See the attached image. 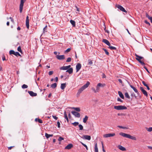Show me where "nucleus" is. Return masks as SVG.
Listing matches in <instances>:
<instances>
[{
	"label": "nucleus",
	"mask_w": 152,
	"mask_h": 152,
	"mask_svg": "<svg viewBox=\"0 0 152 152\" xmlns=\"http://www.w3.org/2000/svg\"><path fill=\"white\" fill-rule=\"evenodd\" d=\"M52 117L54 119H55L56 120H57L58 118L57 117L54 115H52Z\"/></svg>",
	"instance_id": "nucleus-52"
},
{
	"label": "nucleus",
	"mask_w": 152,
	"mask_h": 152,
	"mask_svg": "<svg viewBox=\"0 0 152 152\" xmlns=\"http://www.w3.org/2000/svg\"><path fill=\"white\" fill-rule=\"evenodd\" d=\"M114 107V109L118 110H125L127 109V107L126 106L122 105L115 106Z\"/></svg>",
	"instance_id": "nucleus-4"
},
{
	"label": "nucleus",
	"mask_w": 152,
	"mask_h": 152,
	"mask_svg": "<svg viewBox=\"0 0 152 152\" xmlns=\"http://www.w3.org/2000/svg\"><path fill=\"white\" fill-rule=\"evenodd\" d=\"M64 140V138L62 137H59V138L58 139V140L59 141H61L62 140Z\"/></svg>",
	"instance_id": "nucleus-43"
},
{
	"label": "nucleus",
	"mask_w": 152,
	"mask_h": 152,
	"mask_svg": "<svg viewBox=\"0 0 152 152\" xmlns=\"http://www.w3.org/2000/svg\"><path fill=\"white\" fill-rule=\"evenodd\" d=\"M102 151L104 152H105V151L104 149L103 144L102 142Z\"/></svg>",
	"instance_id": "nucleus-45"
},
{
	"label": "nucleus",
	"mask_w": 152,
	"mask_h": 152,
	"mask_svg": "<svg viewBox=\"0 0 152 152\" xmlns=\"http://www.w3.org/2000/svg\"><path fill=\"white\" fill-rule=\"evenodd\" d=\"M95 152H98V148H97V144L96 143L94 147Z\"/></svg>",
	"instance_id": "nucleus-28"
},
{
	"label": "nucleus",
	"mask_w": 152,
	"mask_h": 152,
	"mask_svg": "<svg viewBox=\"0 0 152 152\" xmlns=\"http://www.w3.org/2000/svg\"><path fill=\"white\" fill-rule=\"evenodd\" d=\"M70 22L72 25L73 27H75V21L72 20H70Z\"/></svg>",
	"instance_id": "nucleus-26"
},
{
	"label": "nucleus",
	"mask_w": 152,
	"mask_h": 152,
	"mask_svg": "<svg viewBox=\"0 0 152 152\" xmlns=\"http://www.w3.org/2000/svg\"><path fill=\"white\" fill-rule=\"evenodd\" d=\"M130 86L133 89V90L135 92L137 93V94H138V91L137 90V89L135 88L132 85H130Z\"/></svg>",
	"instance_id": "nucleus-22"
},
{
	"label": "nucleus",
	"mask_w": 152,
	"mask_h": 152,
	"mask_svg": "<svg viewBox=\"0 0 152 152\" xmlns=\"http://www.w3.org/2000/svg\"><path fill=\"white\" fill-rule=\"evenodd\" d=\"M81 143L82 144L83 146H84L86 148V149L87 150H88V147L85 144H84L83 143V142H81Z\"/></svg>",
	"instance_id": "nucleus-42"
},
{
	"label": "nucleus",
	"mask_w": 152,
	"mask_h": 152,
	"mask_svg": "<svg viewBox=\"0 0 152 152\" xmlns=\"http://www.w3.org/2000/svg\"><path fill=\"white\" fill-rule=\"evenodd\" d=\"M122 99H124V96H119Z\"/></svg>",
	"instance_id": "nucleus-62"
},
{
	"label": "nucleus",
	"mask_w": 152,
	"mask_h": 152,
	"mask_svg": "<svg viewBox=\"0 0 152 152\" xmlns=\"http://www.w3.org/2000/svg\"><path fill=\"white\" fill-rule=\"evenodd\" d=\"M117 100L118 101H120L121 102H123V101L119 98H118L117 99Z\"/></svg>",
	"instance_id": "nucleus-49"
},
{
	"label": "nucleus",
	"mask_w": 152,
	"mask_h": 152,
	"mask_svg": "<svg viewBox=\"0 0 152 152\" xmlns=\"http://www.w3.org/2000/svg\"><path fill=\"white\" fill-rule=\"evenodd\" d=\"M17 50H18V51L20 52V53H22V50L21 49V47H20V46H19L18 47V49H17Z\"/></svg>",
	"instance_id": "nucleus-38"
},
{
	"label": "nucleus",
	"mask_w": 152,
	"mask_h": 152,
	"mask_svg": "<svg viewBox=\"0 0 152 152\" xmlns=\"http://www.w3.org/2000/svg\"><path fill=\"white\" fill-rule=\"evenodd\" d=\"M88 65H91L92 64L93 62H92V61L91 59H89L88 60Z\"/></svg>",
	"instance_id": "nucleus-33"
},
{
	"label": "nucleus",
	"mask_w": 152,
	"mask_h": 152,
	"mask_svg": "<svg viewBox=\"0 0 152 152\" xmlns=\"http://www.w3.org/2000/svg\"><path fill=\"white\" fill-rule=\"evenodd\" d=\"M21 87H22V88H23V89L26 88H28V86L24 84H23L22 86Z\"/></svg>",
	"instance_id": "nucleus-35"
},
{
	"label": "nucleus",
	"mask_w": 152,
	"mask_h": 152,
	"mask_svg": "<svg viewBox=\"0 0 152 152\" xmlns=\"http://www.w3.org/2000/svg\"><path fill=\"white\" fill-rule=\"evenodd\" d=\"M118 94L119 95H123L122 92L120 91H118Z\"/></svg>",
	"instance_id": "nucleus-59"
},
{
	"label": "nucleus",
	"mask_w": 152,
	"mask_h": 152,
	"mask_svg": "<svg viewBox=\"0 0 152 152\" xmlns=\"http://www.w3.org/2000/svg\"><path fill=\"white\" fill-rule=\"evenodd\" d=\"M35 121L38 122L40 123H43L42 120L39 118H36L35 119Z\"/></svg>",
	"instance_id": "nucleus-23"
},
{
	"label": "nucleus",
	"mask_w": 152,
	"mask_h": 152,
	"mask_svg": "<svg viewBox=\"0 0 152 152\" xmlns=\"http://www.w3.org/2000/svg\"><path fill=\"white\" fill-rule=\"evenodd\" d=\"M135 56L136 57V59L142 65H144L145 64L142 61V59H144L142 57L140 56L137 54H135Z\"/></svg>",
	"instance_id": "nucleus-3"
},
{
	"label": "nucleus",
	"mask_w": 152,
	"mask_h": 152,
	"mask_svg": "<svg viewBox=\"0 0 152 152\" xmlns=\"http://www.w3.org/2000/svg\"><path fill=\"white\" fill-rule=\"evenodd\" d=\"M148 148L150 149L151 150H152V147H151L150 146H148Z\"/></svg>",
	"instance_id": "nucleus-63"
},
{
	"label": "nucleus",
	"mask_w": 152,
	"mask_h": 152,
	"mask_svg": "<svg viewBox=\"0 0 152 152\" xmlns=\"http://www.w3.org/2000/svg\"><path fill=\"white\" fill-rule=\"evenodd\" d=\"M135 98L137 99H139L141 98V96H134Z\"/></svg>",
	"instance_id": "nucleus-47"
},
{
	"label": "nucleus",
	"mask_w": 152,
	"mask_h": 152,
	"mask_svg": "<svg viewBox=\"0 0 152 152\" xmlns=\"http://www.w3.org/2000/svg\"><path fill=\"white\" fill-rule=\"evenodd\" d=\"M119 134L123 137L128 138L132 140H136L137 139L136 137L132 136L129 134H126L123 132H120Z\"/></svg>",
	"instance_id": "nucleus-1"
},
{
	"label": "nucleus",
	"mask_w": 152,
	"mask_h": 152,
	"mask_svg": "<svg viewBox=\"0 0 152 152\" xmlns=\"http://www.w3.org/2000/svg\"><path fill=\"white\" fill-rule=\"evenodd\" d=\"M66 83H62L61 84V88L62 89H64L66 87Z\"/></svg>",
	"instance_id": "nucleus-24"
},
{
	"label": "nucleus",
	"mask_w": 152,
	"mask_h": 152,
	"mask_svg": "<svg viewBox=\"0 0 152 152\" xmlns=\"http://www.w3.org/2000/svg\"><path fill=\"white\" fill-rule=\"evenodd\" d=\"M81 138L83 139L89 140L91 139V137L90 136L87 135H84Z\"/></svg>",
	"instance_id": "nucleus-10"
},
{
	"label": "nucleus",
	"mask_w": 152,
	"mask_h": 152,
	"mask_svg": "<svg viewBox=\"0 0 152 152\" xmlns=\"http://www.w3.org/2000/svg\"><path fill=\"white\" fill-rule=\"evenodd\" d=\"M144 68L147 71L148 73H150V72H149V71L148 70V69L147 68L145 67V66H144Z\"/></svg>",
	"instance_id": "nucleus-53"
},
{
	"label": "nucleus",
	"mask_w": 152,
	"mask_h": 152,
	"mask_svg": "<svg viewBox=\"0 0 152 152\" xmlns=\"http://www.w3.org/2000/svg\"><path fill=\"white\" fill-rule=\"evenodd\" d=\"M17 29L18 30H20L21 29L20 28V27H18Z\"/></svg>",
	"instance_id": "nucleus-64"
},
{
	"label": "nucleus",
	"mask_w": 152,
	"mask_h": 152,
	"mask_svg": "<svg viewBox=\"0 0 152 152\" xmlns=\"http://www.w3.org/2000/svg\"><path fill=\"white\" fill-rule=\"evenodd\" d=\"M14 146H10L8 147V149L9 150H11L12 148L14 147Z\"/></svg>",
	"instance_id": "nucleus-57"
},
{
	"label": "nucleus",
	"mask_w": 152,
	"mask_h": 152,
	"mask_svg": "<svg viewBox=\"0 0 152 152\" xmlns=\"http://www.w3.org/2000/svg\"><path fill=\"white\" fill-rule=\"evenodd\" d=\"M72 109H74L77 112H80V109L79 107H72Z\"/></svg>",
	"instance_id": "nucleus-31"
},
{
	"label": "nucleus",
	"mask_w": 152,
	"mask_h": 152,
	"mask_svg": "<svg viewBox=\"0 0 152 152\" xmlns=\"http://www.w3.org/2000/svg\"><path fill=\"white\" fill-rule=\"evenodd\" d=\"M75 126H76L79 125V123L78 122H75L73 123H72Z\"/></svg>",
	"instance_id": "nucleus-37"
},
{
	"label": "nucleus",
	"mask_w": 152,
	"mask_h": 152,
	"mask_svg": "<svg viewBox=\"0 0 152 152\" xmlns=\"http://www.w3.org/2000/svg\"><path fill=\"white\" fill-rule=\"evenodd\" d=\"M73 146V145L72 144H69L66 146L65 147V148L66 149H70Z\"/></svg>",
	"instance_id": "nucleus-17"
},
{
	"label": "nucleus",
	"mask_w": 152,
	"mask_h": 152,
	"mask_svg": "<svg viewBox=\"0 0 152 152\" xmlns=\"http://www.w3.org/2000/svg\"><path fill=\"white\" fill-rule=\"evenodd\" d=\"M145 22L147 24H148L149 26L150 25V23L148 22V21H147L146 20H145Z\"/></svg>",
	"instance_id": "nucleus-51"
},
{
	"label": "nucleus",
	"mask_w": 152,
	"mask_h": 152,
	"mask_svg": "<svg viewBox=\"0 0 152 152\" xmlns=\"http://www.w3.org/2000/svg\"><path fill=\"white\" fill-rule=\"evenodd\" d=\"M106 77V76L103 73L102 74V77L103 78H105Z\"/></svg>",
	"instance_id": "nucleus-54"
},
{
	"label": "nucleus",
	"mask_w": 152,
	"mask_h": 152,
	"mask_svg": "<svg viewBox=\"0 0 152 152\" xmlns=\"http://www.w3.org/2000/svg\"><path fill=\"white\" fill-rule=\"evenodd\" d=\"M118 127L119 128H122V129H125L126 128V127H124L121 126H118Z\"/></svg>",
	"instance_id": "nucleus-56"
},
{
	"label": "nucleus",
	"mask_w": 152,
	"mask_h": 152,
	"mask_svg": "<svg viewBox=\"0 0 152 152\" xmlns=\"http://www.w3.org/2000/svg\"><path fill=\"white\" fill-rule=\"evenodd\" d=\"M53 71H50L49 72L48 74L49 75H52L53 74Z\"/></svg>",
	"instance_id": "nucleus-48"
},
{
	"label": "nucleus",
	"mask_w": 152,
	"mask_h": 152,
	"mask_svg": "<svg viewBox=\"0 0 152 152\" xmlns=\"http://www.w3.org/2000/svg\"><path fill=\"white\" fill-rule=\"evenodd\" d=\"M57 124L58 125V127L59 128H60V122L59 121H58L57 122Z\"/></svg>",
	"instance_id": "nucleus-50"
},
{
	"label": "nucleus",
	"mask_w": 152,
	"mask_h": 152,
	"mask_svg": "<svg viewBox=\"0 0 152 152\" xmlns=\"http://www.w3.org/2000/svg\"><path fill=\"white\" fill-rule=\"evenodd\" d=\"M140 91L143 93V94L144 95H147V92L142 87H140Z\"/></svg>",
	"instance_id": "nucleus-16"
},
{
	"label": "nucleus",
	"mask_w": 152,
	"mask_h": 152,
	"mask_svg": "<svg viewBox=\"0 0 152 152\" xmlns=\"http://www.w3.org/2000/svg\"><path fill=\"white\" fill-rule=\"evenodd\" d=\"M71 67V65H69L67 66H63L60 68V69L61 70H67Z\"/></svg>",
	"instance_id": "nucleus-15"
},
{
	"label": "nucleus",
	"mask_w": 152,
	"mask_h": 152,
	"mask_svg": "<svg viewBox=\"0 0 152 152\" xmlns=\"http://www.w3.org/2000/svg\"><path fill=\"white\" fill-rule=\"evenodd\" d=\"M55 80L56 82H57L58 81V77H56L55 78Z\"/></svg>",
	"instance_id": "nucleus-60"
},
{
	"label": "nucleus",
	"mask_w": 152,
	"mask_h": 152,
	"mask_svg": "<svg viewBox=\"0 0 152 152\" xmlns=\"http://www.w3.org/2000/svg\"><path fill=\"white\" fill-rule=\"evenodd\" d=\"M146 16L149 20L151 18V17H150L147 13H146Z\"/></svg>",
	"instance_id": "nucleus-46"
},
{
	"label": "nucleus",
	"mask_w": 152,
	"mask_h": 152,
	"mask_svg": "<svg viewBox=\"0 0 152 152\" xmlns=\"http://www.w3.org/2000/svg\"><path fill=\"white\" fill-rule=\"evenodd\" d=\"M126 96V98L128 99H130V97L129 96Z\"/></svg>",
	"instance_id": "nucleus-61"
},
{
	"label": "nucleus",
	"mask_w": 152,
	"mask_h": 152,
	"mask_svg": "<svg viewBox=\"0 0 152 152\" xmlns=\"http://www.w3.org/2000/svg\"><path fill=\"white\" fill-rule=\"evenodd\" d=\"M118 148L120 149V150L122 151H125L126 150V148L123 147L122 146L119 145L118 147Z\"/></svg>",
	"instance_id": "nucleus-20"
},
{
	"label": "nucleus",
	"mask_w": 152,
	"mask_h": 152,
	"mask_svg": "<svg viewBox=\"0 0 152 152\" xmlns=\"http://www.w3.org/2000/svg\"><path fill=\"white\" fill-rule=\"evenodd\" d=\"M118 81L120 83H121V84L122 83V81L121 79H118Z\"/></svg>",
	"instance_id": "nucleus-58"
},
{
	"label": "nucleus",
	"mask_w": 152,
	"mask_h": 152,
	"mask_svg": "<svg viewBox=\"0 0 152 152\" xmlns=\"http://www.w3.org/2000/svg\"><path fill=\"white\" fill-rule=\"evenodd\" d=\"M146 129L149 132L152 131V127H149V128L146 127Z\"/></svg>",
	"instance_id": "nucleus-34"
},
{
	"label": "nucleus",
	"mask_w": 152,
	"mask_h": 152,
	"mask_svg": "<svg viewBox=\"0 0 152 152\" xmlns=\"http://www.w3.org/2000/svg\"><path fill=\"white\" fill-rule=\"evenodd\" d=\"M108 46H109V48L111 50H116V48L115 47L111 46V45H109Z\"/></svg>",
	"instance_id": "nucleus-30"
},
{
	"label": "nucleus",
	"mask_w": 152,
	"mask_h": 152,
	"mask_svg": "<svg viewBox=\"0 0 152 152\" xmlns=\"http://www.w3.org/2000/svg\"><path fill=\"white\" fill-rule=\"evenodd\" d=\"M115 135V134L114 133H110L106 134L103 135V137H104L107 138L110 137H113Z\"/></svg>",
	"instance_id": "nucleus-9"
},
{
	"label": "nucleus",
	"mask_w": 152,
	"mask_h": 152,
	"mask_svg": "<svg viewBox=\"0 0 152 152\" xmlns=\"http://www.w3.org/2000/svg\"><path fill=\"white\" fill-rule=\"evenodd\" d=\"M28 93L30 95H37V94L33 92L32 91H28Z\"/></svg>",
	"instance_id": "nucleus-29"
},
{
	"label": "nucleus",
	"mask_w": 152,
	"mask_h": 152,
	"mask_svg": "<svg viewBox=\"0 0 152 152\" xmlns=\"http://www.w3.org/2000/svg\"><path fill=\"white\" fill-rule=\"evenodd\" d=\"M56 57L57 59L60 60L64 59L65 58L64 55H56Z\"/></svg>",
	"instance_id": "nucleus-13"
},
{
	"label": "nucleus",
	"mask_w": 152,
	"mask_h": 152,
	"mask_svg": "<svg viewBox=\"0 0 152 152\" xmlns=\"http://www.w3.org/2000/svg\"><path fill=\"white\" fill-rule=\"evenodd\" d=\"M45 136L47 139H48L50 137H53V134H50L47 133H45Z\"/></svg>",
	"instance_id": "nucleus-21"
},
{
	"label": "nucleus",
	"mask_w": 152,
	"mask_h": 152,
	"mask_svg": "<svg viewBox=\"0 0 152 152\" xmlns=\"http://www.w3.org/2000/svg\"><path fill=\"white\" fill-rule=\"evenodd\" d=\"M102 41L108 46L110 45V43L109 41L106 39H103Z\"/></svg>",
	"instance_id": "nucleus-18"
},
{
	"label": "nucleus",
	"mask_w": 152,
	"mask_h": 152,
	"mask_svg": "<svg viewBox=\"0 0 152 152\" xmlns=\"http://www.w3.org/2000/svg\"><path fill=\"white\" fill-rule=\"evenodd\" d=\"M71 49L70 48H68L64 52V53H67L68 52H69L71 50Z\"/></svg>",
	"instance_id": "nucleus-39"
},
{
	"label": "nucleus",
	"mask_w": 152,
	"mask_h": 152,
	"mask_svg": "<svg viewBox=\"0 0 152 152\" xmlns=\"http://www.w3.org/2000/svg\"><path fill=\"white\" fill-rule=\"evenodd\" d=\"M105 86V84L104 83L102 84L101 83H99L98 84L96 88V91L98 92L99 89L100 87H103Z\"/></svg>",
	"instance_id": "nucleus-6"
},
{
	"label": "nucleus",
	"mask_w": 152,
	"mask_h": 152,
	"mask_svg": "<svg viewBox=\"0 0 152 152\" xmlns=\"http://www.w3.org/2000/svg\"><path fill=\"white\" fill-rule=\"evenodd\" d=\"M2 58L3 61H5L6 60L4 56V55L2 57Z\"/></svg>",
	"instance_id": "nucleus-55"
},
{
	"label": "nucleus",
	"mask_w": 152,
	"mask_h": 152,
	"mask_svg": "<svg viewBox=\"0 0 152 152\" xmlns=\"http://www.w3.org/2000/svg\"><path fill=\"white\" fill-rule=\"evenodd\" d=\"M81 65L80 63H78L76 66V72H78L81 69Z\"/></svg>",
	"instance_id": "nucleus-14"
},
{
	"label": "nucleus",
	"mask_w": 152,
	"mask_h": 152,
	"mask_svg": "<svg viewBox=\"0 0 152 152\" xmlns=\"http://www.w3.org/2000/svg\"><path fill=\"white\" fill-rule=\"evenodd\" d=\"M88 116H87V115L85 116V118L83 119V122L84 123H86V122L87 120H88Z\"/></svg>",
	"instance_id": "nucleus-27"
},
{
	"label": "nucleus",
	"mask_w": 152,
	"mask_h": 152,
	"mask_svg": "<svg viewBox=\"0 0 152 152\" xmlns=\"http://www.w3.org/2000/svg\"><path fill=\"white\" fill-rule=\"evenodd\" d=\"M26 0H20V3L19 6L20 12V13L22 12L23 4Z\"/></svg>",
	"instance_id": "nucleus-5"
},
{
	"label": "nucleus",
	"mask_w": 152,
	"mask_h": 152,
	"mask_svg": "<svg viewBox=\"0 0 152 152\" xmlns=\"http://www.w3.org/2000/svg\"><path fill=\"white\" fill-rule=\"evenodd\" d=\"M9 53L10 55L13 54L17 56H21L20 55L18 52H15L12 50H10V51Z\"/></svg>",
	"instance_id": "nucleus-7"
},
{
	"label": "nucleus",
	"mask_w": 152,
	"mask_h": 152,
	"mask_svg": "<svg viewBox=\"0 0 152 152\" xmlns=\"http://www.w3.org/2000/svg\"><path fill=\"white\" fill-rule=\"evenodd\" d=\"M57 86V84L56 83H55L52 84L51 86V87L53 88H55Z\"/></svg>",
	"instance_id": "nucleus-32"
},
{
	"label": "nucleus",
	"mask_w": 152,
	"mask_h": 152,
	"mask_svg": "<svg viewBox=\"0 0 152 152\" xmlns=\"http://www.w3.org/2000/svg\"><path fill=\"white\" fill-rule=\"evenodd\" d=\"M103 50H104V51L105 52V53L107 55H109V53L107 51V50L104 48H103Z\"/></svg>",
	"instance_id": "nucleus-36"
},
{
	"label": "nucleus",
	"mask_w": 152,
	"mask_h": 152,
	"mask_svg": "<svg viewBox=\"0 0 152 152\" xmlns=\"http://www.w3.org/2000/svg\"><path fill=\"white\" fill-rule=\"evenodd\" d=\"M71 113L72 114L75 115L76 117L79 118L80 116V114L79 113L75 111H72L71 112Z\"/></svg>",
	"instance_id": "nucleus-8"
},
{
	"label": "nucleus",
	"mask_w": 152,
	"mask_h": 152,
	"mask_svg": "<svg viewBox=\"0 0 152 152\" xmlns=\"http://www.w3.org/2000/svg\"><path fill=\"white\" fill-rule=\"evenodd\" d=\"M79 127L80 128V130H82L83 129V126H82V125H81V124H79Z\"/></svg>",
	"instance_id": "nucleus-40"
},
{
	"label": "nucleus",
	"mask_w": 152,
	"mask_h": 152,
	"mask_svg": "<svg viewBox=\"0 0 152 152\" xmlns=\"http://www.w3.org/2000/svg\"><path fill=\"white\" fill-rule=\"evenodd\" d=\"M90 84V83L89 82H87L86 84H85L83 85L81 88H80L78 91L77 93L78 94H80V93L85 89L88 87L89 85Z\"/></svg>",
	"instance_id": "nucleus-2"
},
{
	"label": "nucleus",
	"mask_w": 152,
	"mask_h": 152,
	"mask_svg": "<svg viewBox=\"0 0 152 152\" xmlns=\"http://www.w3.org/2000/svg\"><path fill=\"white\" fill-rule=\"evenodd\" d=\"M117 7L118 9L120 10L121 11H122V12L126 13L127 12V11L124 9V8H123V7L121 6V5H117Z\"/></svg>",
	"instance_id": "nucleus-11"
},
{
	"label": "nucleus",
	"mask_w": 152,
	"mask_h": 152,
	"mask_svg": "<svg viewBox=\"0 0 152 152\" xmlns=\"http://www.w3.org/2000/svg\"><path fill=\"white\" fill-rule=\"evenodd\" d=\"M26 28L27 29L29 28V20L28 18V17L27 16L26 18Z\"/></svg>",
	"instance_id": "nucleus-12"
},
{
	"label": "nucleus",
	"mask_w": 152,
	"mask_h": 152,
	"mask_svg": "<svg viewBox=\"0 0 152 152\" xmlns=\"http://www.w3.org/2000/svg\"><path fill=\"white\" fill-rule=\"evenodd\" d=\"M64 118L65 119L67 118H68L67 115V114H66V111H65L64 112Z\"/></svg>",
	"instance_id": "nucleus-44"
},
{
	"label": "nucleus",
	"mask_w": 152,
	"mask_h": 152,
	"mask_svg": "<svg viewBox=\"0 0 152 152\" xmlns=\"http://www.w3.org/2000/svg\"><path fill=\"white\" fill-rule=\"evenodd\" d=\"M73 68H69L66 71V72H68L69 74H71L73 72Z\"/></svg>",
	"instance_id": "nucleus-19"
},
{
	"label": "nucleus",
	"mask_w": 152,
	"mask_h": 152,
	"mask_svg": "<svg viewBox=\"0 0 152 152\" xmlns=\"http://www.w3.org/2000/svg\"><path fill=\"white\" fill-rule=\"evenodd\" d=\"M142 83L143 84V85L145 86L147 88L148 90H149L150 88L148 86V85L145 83V82L144 81H142Z\"/></svg>",
	"instance_id": "nucleus-25"
},
{
	"label": "nucleus",
	"mask_w": 152,
	"mask_h": 152,
	"mask_svg": "<svg viewBox=\"0 0 152 152\" xmlns=\"http://www.w3.org/2000/svg\"><path fill=\"white\" fill-rule=\"evenodd\" d=\"M71 61V58L70 57L68 58L66 61V62H70Z\"/></svg>",
	"instance_id": "nucleus-41"
}]
</instances>
